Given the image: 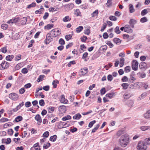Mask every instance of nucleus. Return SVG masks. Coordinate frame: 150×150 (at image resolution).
<instances>
[{
  "mask_svg": "<svg viewBox=\"0 0 150 150\" xmlns=\"http://www.w3.org/2000/svg\"><path fill=\"white\" fill-rule=\"evenodd\" d=\"M113 93H109L106 95V96L110 98H112L113 97Z\"/></svg>",
  "mask_w": 150,
  "mask_h": 150,
  "instance_id": "nucleus-50",
  "label": "nucleus"
},
{
  "mask_svg": "<svg viewBox=\"0 0 150 150\" xmlns=\"http://www.w3.org/2000/svg\"><path fill=\"white\" fill-rule=\"evenodd\" d=\"M75 15H76L77 16H81V13L80 12L79 10L78 9H77L74 11Z\"/></svg>",
  "mask_w": 150,
  "mask_h": 150,
  "instance_id": "nucleus-23",
  "label": "nucleus"
},
{
  "mask_svg": "<svg viewBox=\"0 0 150 150\" xmlns=\"http://www.w3.org/2000/svg\"><path fill=\"white\" fill-rule=\"evenodd\" d=\"M136 79L133 76H131L129 79V82L130 83H132L133 81L135 80Z\"/></svg>",
  "mask_w": 150,
  "mask_h": 150,
  "instance_id": "nucleus-49",
  "label": "nucleus"
},
{
  "mask_svg": "<svg viewBox=\"0 0 150 150\" xmlns=\"http://www.w3.org/2000/svg\"><path fill=\"white\" fill-rule=\"evenodd\" d=\"M123 96L125 99H128L131 96V95L130 94H125Z\"/></svg>",
  "mask_w": 150,
  "mask_h": 150,
  "instance_id": "nucleus-57",
  "label": "nucleus"
},
{
  "mask_svg": "<svg viewBox=\"0 0 150 150\" xmlns=\"http://www.w3.org/2000/svg\"><path fill=\"white\" fill-rule=\"evenodd\" d=\"M45 77V76L44 75H40L39 78L38 79L37 81L38 82L42 81L43 80V78Z\"/></svg>",
  "mask_w": 150,
  "mask_h": 150,
  "instance_id": "nucleus-38",
  "label": "nucleus"
},
{
  "mask_svg": "<svg viewBox=\"0 0 150 150\" xmlns=\"http://www.w3.org/2000/svg\"><path fill=\"white\" fill-rule=\"evenodd\" d=\"M128 81V79L126 76H124L122 79V81L123 82H127Z\"/></svg>",
  "mask_w": 150,
  "mask_h": 150,
  "instance_id": "nucleus-63",
  "label": "nucleus"
},
{
  "mask_svg": "<svg viewBox=\"0 0 150 150\" xmlns=\"http://www.w3.org/2000/svg\"><path fill=\"white\" fill-rule=\"evenodd\" d=\"M129 85L127 83H123L121 85L124 89H126L127 88Z\"/></svg>",
  "mask_w": 150,
  "mask_h": 150,
  "instance_id": "nucleus-44",
  "label": "nucleus"
},
{
  "mask_svg": "<svg viewBox=\"0 0 150 150\" xmlns=\"http://www.w3.org/2000/svg\"><path fill=\"white\" fill-rule=\"evenodd\" d=\"M83 29V27L82 26H80L76 28V31L77 33H79Z\"/></svg>",
  "mask_w": 150,
  "mask_h": 150,
  "instance_id": "nucleus-27",
  "label": "nucleus"
},
{
  "mask_svg": "<svg viewBox=\"0 0 150 150\" xmlns=\"http://www.w3.org/2000/svg\"><path fill=\"white\" fill-rule=\"evenodd\" d=\"M54 29H56L55 31L57 36H59L61 34V30L58 28H55Z\"/></svg>",
  "mask_w": 150,
  "mask_h": 150,
  "instance_id": "nucleus-32",
  "label": "nucleus"
},
{
  "mask_svg": "<svg viewBox=\"0 0 150 150\" xmlns=\"http://www.w3.org/2000/svg\"><path fill=\"white\" fill-rule=\"evenodd\" d=\"M23 119V117L21 116H17L13 122L14 121L16 122H18L22 120Z\"/></svg>",
  "mask_w": 150,
  "mask_h": 150,
  "instance_id": "nucleus-21",
  "label": "nucleus"
},
{
  "mask_svg": "<svg viewBox=\"0 0 150 150\" xmlns=\"http://www.w3.org/2000/svg\"><path fill=\"white\" fill-rule=\"evenodd\" d=\"M58 9V8H54V7H51L49 8V10L50 12H53L55 11H57Z\"/></svg>",
  "mask_w": 150,
  "mask_h": 150,
  "instance_id": "nucleus-36",
  "label": "nucleus"
},
{
  "mask_svg": "<svg viewBox=\"0 0 150 150\" xmlns=\"http://www.w3.org/2000/svg\"><path fill=\"white\" fill-rule=\"evenodd\" d=\"M2 142L5 143L6 144H9L11 142V139L10 138H8L7 139H3Z\"/></svg>",
  "mask_w": 150,
  "mask_h": 150,
  "instance_id": "nucleus-13",
  "label": "nucleus"
},
{
  "mask_svg": "<svg viewBox=\"0 0 150 150\" xmlns=\"http://www.w3.org/2000/svg\"><path fill=\"white\" fill-rule=\"evenodd\" d=\"M100 126V125L99 124L97 125L92 130V132H95L98 129Z\"/></svg>",
  "mask_w": 150,
  "mask_h": 150,
  "instance_id": "nucleus-48",
  "label": "nucleus"
},
{
  "mask_svg": "<svg viewBox=\"0 0 150 150\" xmlns=\"http://www.w3.org/2000/svg\"><path fill=\"white\" fill-rule=\"evenodd\" d=\"M71 20V18H69V16H66L63 19V21L64 22H67Z\"/></svg>",
  "mask_w": 150,
  "mask_h": 150,
  "instance_id": "nucleus-29",
  "label": "nucleus"
},
{
  "mask_svg": "<svg viewBox=\"0 0 150 150\" xmlns=\"http://www.w3.org/2000/svg\"><path fill=\"white\" fill-rule=\"evenodd\" d=\"M58 110L62 113H65L66 111V107L64 105L60 106L58 107Z\"/></svg>",
  "mask_w": 150,
  "mask_h": 150,
  "instance_id": "nucleus-9",
  "label": "nucleus"
},
{
  "mask_svg": "<svg viewBox=\"0 0 150 150\" xmlns=\"http://www.w3.org/2000/svg\"><path fill=\"white\" fill-rule=\"evenodd\" d=\"M144 143L148 145H150V138H146L144 140Z\"/></svg>",
  "mask_w": 150,
  "mask_h": 150,
  "instance_id": "nucleus-42",
  "label": "nucleus"
},
{
  "mask_svg": "<svg viewBox=\"0 0 150 150\" xmlns=\"http://www.w3.org/2000/svg\"><path fill=\"white\" fill-rule=\"evenodd\" d=\"M148 21V19L146 17H144L141 18L140 20V22L142 23H144L147 22Z\"/></svg>",
  "mask_w": 150,
  "mask_h": 150,
  "instance_id": "nucleus-37",
  "label": "nucleus"
},
{
  "mask_svg": "<svg viewBox=\"0 0 150 150\" xmlns=\"http://www.w3.org/2000/svg\"><path fill=\"white\" fill-rule=\"evenodd\" d=\"M109 19L111 21H116L117 20V18L114 16H110Z\"/></svg>",
  "mask_w": 150,
  "mask_h": 150,
  "instance_id": "nucleus-56",
  "label": "nucleus"
},
{
  "mask_svg": "<svg viewBox=\"0 0 150 150\" xmlns=\"http://www.w3.org/2000/svg\"><path fill=\"white\" fill-rule=\"evenodd\" d=\"M71 117L70 115H68L67 116L63 117L62 118V120L63 121H66L68 120L71 119Z\"/></svg>",
  "mask_w": 150,
  "mask_h": 150,
  "instance_id": "nucleus-33",
  "label": "nucleus"
},
{
  "mask_svg": "<svg viewBox=\"0 0 150 150\" xmlns=\"http://www.w3.org/2000/svg\"><path fill=\"white\" fill-rule=\"evenodd\" d=\"M74 5L72 3L69 4L65 5V7H68L69 9H72L74 7Z\"/></svg>",
  "mask_w": 150,
  "mask_h": 150,
  "instance_id": "nucleus-31",
  "label": "nucleus"
},
{
  "mask_svg": "<svg viewBox=\"0 0 150 150\" xmlns=\"http://www.w3.org/2000/svg\"><path fill=\"white\" fill-rule=\"evenodd\" d=\"M146 144L142 142H139L137 146V149L139 150H146L147 149Z\"/></svg>",
  "mask_w": 150,
  "mask_h": 150,
  "instance_id": "nucleus-2",
  "label": "nucleus"
},
{
  "mask_svg": "<svg viewBox=\"0 0 150 150\" xmlns=\"http://www.w3.org/2000/svg\"><path fill=\"white\" fill-rule=\"evenodd\" d=\"M96 121L95 120H94L91 122L89 123L88 127L90 128L93 125L96 123Z\"/></svg>",
  "mask_w": 150,
  "mask_h": 150,
  "instance_id": "nucleus-47",
  "label": "nucleus"
},
{
  "mask_svg": "<svg viewBox=\"0 0 150 150\" xmlns=\"http://www.w3.org/2000/svg\"><path fill=\"white\" fill-rule=\"evenodd\" d=\"M88 72V69L87 67H84L82 68L80 70V72L81 74H79L80 76H84L86 74H87Z\"/></svg>",
  "mask_w": 150,
  "mask_h": 150,
  "instance_id": "nucleus-6",
  "label": "nucleus"
},
{
  "mask_svg": "<svg viewBox=\"0 0 150 150\" xmlns=\"http://www.w3.org/2000/svg\"><path fill=\"white\" fill-rule=\"evenodd\" d=\"M57 136L56 135L51 136L50 139V141L52 142L55 141L57 139Z\"/></svg>",
  "mask_w": 150,
  "mask_h": 150,
  "instance_id": "nucleus-25",
  "label": "nucleus"
},
{
  "mask_svg": "<svg viewBox=\"0 0 150 150\" xmlns=\"http://www.w3.org/2000/svg\"><path fill=\"white\" fill-rule=\"evenodd\" d=\"M136 22L133 19H131L129 21V24L132 28L134 27V25L136 23Z\"/></svg>",
  "mask_w": 150,
  "mask_h": 150,
  "instance_id": "nucleus-24",
  "label": "nucleus"
},
{
  "mask_svg": "<svg viewBox=\"0 0 150 150\" xmlns=\"http://www.w3.org/2000/svg\"><path fill=\"white\" fill-rule=\"evenodd\" d=\"M53 37L50 34L48 33L46 35V38L45 41V43L46 44H49L50 42L53 40Z\"/></svg>",
  "mask_w": 150,
  "mask_h": 150,
  "instance_id": "nucleus-4",
  "label": "nucleus"
},
{
  "mask_svg": "<svg viewBox=\"0 0 150 150\" xmlns=\"http://www.w3.org/2000/svg\"><path fill=\"white\" fill-rule=\"evenodd\" d=\"M148 13V11L147 9H144L143 10L141 13V14L142 16H144L146 14Z\"/></svg>",
  "mask_w": 150,
  "mask_h": 150,
  "instance_id": "nucleus-43",
  "label": "nucleus"
},
{
  "mask_svg": "<svg viewBox=\"0 0 150 150\" xmlns=\"http://www.w3.org/2000/svg\"><path fill=\"white\" fill-rule=\"evenodd\" d=\"M124 31L128 33H132L133 32V30L130 28L127 29L126 28H125Z\"/></svg>",
  "mask_w": 150,
  "mask_h": 150,
  "instance_id": "nucleus-35",
  "label": "nucleus"
},
{
  "mask_svg": "<svg viewBox=\"0 0 150 150\" xmlns=\"http://www.w3.org/2000/svg\"><path fill=\"white\" fill-rule=\"evenodd\" d=\"M8 120V119L6 118L3 117L1 118L0 120V122H7Z\"/></svg>",
  "mask_w": 150,
  "mask_h": 150,
  "instance_id": "nucleus-58",
  "label": "nucleus"
},
{
  "mask_svg": "<svg viewBox=\"0 0 150 150\" xmlns=\"http://www.w3.org/2000/svg\"><path fill=\"white\" fill-rule=\"evenodd\" d=\"M60 101L61 103L64 104H67L68 102V100L65 98L64 96V95H62Z\"/></svg>",
  "mask_w": 150,
  "mask_h": 150,
  "instance_id": "nucleus-10",
  "label": "nucleus"
},
{
  "mask_svg": "<svg viewBox=\"0 0 150 150\" xmlns=\"http://www.w3.org/2000/svg\"><path fill=\"white\" fill-rule=\"evenodd\" d=\"M56 30L54 28L48 33L53 38L56 37L57 36L55 31Z\"/></svg>",
  "mask_w": 150,
  "mask_h": 150,
  "instance_id": "nucleus-11",
  "label": "nucleus"
},
{
  "mask_svg": "<svg viewBox=\"0 0 150 150\" xmlns=\"http://www.w3.org/2000/svg\"><path fill=\"white\" fill-rule=\"evenodd\" d=\"M81 40L83 42H85L86 40L87 39V38L86 36H83V37H81Z\"/></svg>",
  "mask_w": 150,
  "mask_h": 150,
  "instance_id": "nucleus-52",
  "label": "nucleus"
},
{
  "mask_svg": "<svg viewBox=\"0 0 150 150\" xmlns=\"http://www.w3.org/2000/svg\"><path fill=\"white\" fill-rule=\"evenodd\" d=\"M112 0H108L107 3L106 4L107 7H109L111 6Z\"/></svg>",
  "mask_w": 150,
  "mask_h": 150,
  "instance_id": "nucleus-51",
  "label": "nucleus"
},
{
  "mask_svg": "<svg viewBox=\"0 0 150 150\" xmlns=\"http://www.w3.org/2000/svg\"><path fill=\"white\" fill-rule=\"evenodd\" d=\"M129 11L130 13H132L135 11V10L134 9L133 6L132 4H130L129 5Z\"/></svg>",
  "mask_w": 150,
  "mask_h": 150,
  "instance_id": "nucleus-19",
  "label": "nucleus"
},
{
  "mask_svg": "<svg viewBox=\"0 0 150 150\" xmlns=\"http://www.w3.org/2000/svg\"><path fill=\"white\" fill-rule=\"evenodd\" d=\"M139 67L140 69H142L144 68H146V64L145 62H142L140 64Z\"/></svg>",
  "mask_w": 150,
  "mask_h": 150,
  "instance_id": "nucleus-14",
  "label": "nucleus"
},
{
  "mask_svg": "<svg viewBox=\"0 0 150 150\" xmlns=\"http://www.w3.org/2000/svg\"><path fill=\"white\" fill-rule=\"evenodd\" d=\"M54 110V108L53 107H48V112L52 113Z\"/></svg>",
  "mask_w": 150,
  "mask_h": 150,
  "instance_id": "nucleus-39",
  "label": "nucleus"
},
{
  "mask_svg": "<svg viewBox=\"0 0 150 150\" xmlns=\"http://www.w3.org/2000/svg\"><path fill=\"white\" fill-rule=\"evenodd\" d=\"M138 75H139V77L142 78H144L146 76V74L144 73H138Z\"/></svg>",
  "mask_w": 150,
  "mask_h": 150,
  "instance_id": "nucleus-53",
  "label": "nucleus"
},
{
  "mask_svg": "<svg viewBox=\"0 0 150 150\" xmlns=\"http://www.w3.org/2000/svg\"><path fill=\"white\" fill-rule=\"evenodd\" d=\"M113 41L116 44H120L121 42V40H120L119 38H114L113 40Z\"/></svg>",
  "mask_w": 150,
  "mask_h": 150,
  "instance_id": "nucleus-17",
  "label": "nucleus"
},
{
  "mask_svg": "<svg viewBox=\"0 0 150 150\" xmlns=\"http://www.w3.org/2000/svg\"><path fill=\"white\" fill-rule=\"evenodd\" d=\"M9 65L10 63L4 61L0 64V69L3 70L7 69L8 68Z\"/></svg>",
  "mask_w": 150,
  "mask_h": 150,
  "instance_id": "nucleus-3",
  "label": "nucleus"
},
{
  "mask_svg": "<svg viewBox=\"0 0 150 150\" xmlns=\"http://www.w3.org/2000/svg\"><path fill=\"white\" fill-rule=\"evenodd\" d=\"M14 56L13 55H9L7 56L6 58V60L9 61H11L14 58Z\"/></svg>",
  "mask_w": 150,
  "mask_h": 150,
  "instance_id": "nucleus-20",
  "label": "nucleus"
},
{
  "mask_svg": "<svg viewBox=\"0 0 150 150\" xmlns=\"http://www.w3.org/2000/svg\"><path fill=\"white\" fill-rule=\"evenodd\" d=\"M140 129L142 131H145L148 129H150V126H142L141 127Z\"/></svg>",
  "mask_w": 150,
  "mask_h": 150,
  "instance_id": "nucleus-28",
  "label": "nucleus"
},
{
  "mask_svg": "<svg viewBox=\"0 0 150 150\" xmlns=\"http://www.w3.org/2000/svg\"><path fill=\"white\" fill-rule=\"evenodd\" d=\"M35 119L38 122L37 124L38 125H40L42 122V120L41 117L39 114L37 115L35 117Z\"/></svg>",
  "mask_w": 150,
  "mask_h": 150,
  "instance_id": "nucleus-8",
  "label": "nucleus"
},
{
  "mask_svg": "<svg viewBox=\"0 0 150 150\" xmlns=\"http://www.w3.org/2000/svg\"><path fill=\"white\" fill-rule=\"evenodd\" d=\"M144 116L145 118L148 119L150 118V115L146 112L144 114Z\"/></svg>",
  "mask_w": 150,
  "mask_h": 150,
  "instance_id": "nucleus-64",
  "label": "nucleus"
},
{
  "mask_svg": "<svg viewBox=\"0 0 150 150\" xmlns=\"http://www.w3.org/2000/svg\"><path fill=\"white\" fill-rule=\"evenodd\" d=\"M147 95V93L144 92L139 96L138 98V100H141L142 99L144 98Z\"/></svg>",
  "mask_w": 150,
  "mask_h": 150,
  "instance_id": "nucleus-12",
  "label": "nucleus"
},
{
  "mask_svg": "<svg viewBox=\"0 0 150 150\" xmlns=\"http://www.w3.org/2000/svg\"><path fill=\"white\" fill-rule=\"evenodd\" d=\"M36 4L35 2H33L30 4L28 5L27 8H30L31 7H34L35 6Z\"/></svg>",
  "mask_w": 150,
  "mask_h": 150,
  "instance_id": "nucleus-45",
  "label": "nucleus"
},
{
  "mask_svg": "<svg viewBox=\"0 0 150 150\" xmlns=\"http://www.w3.org/2000/svg\"><path fill=\"white\" fill-rule=\"evenodd\" d=\"M54 25L53 24H48L46 26H45V29L46 28L49 30L53 27Z\"/></svg>",
  "mask_w": 150,
  "mask_h": 150,
  "instance_id": "nucleus-40",
  "label": "nucleus"
},
{
  "mask_svg": "<svg viewBox=\"0 0 150 150\" xmlns=\"http://www.w3.org/2000/svg\"><path fill=\"white\" fill-rule=\"evenodd\" d=\"M21 55L20 54H18L15 57V61H18L21 59Z\"/></svg>",
  "mask_w": 150,
  "mask_h": 150,
  "instance_id": "nucleus-55",
  "label": "nucleus"
},
{
  "mask_svg": "<svg viewBox=\"0 0 150 150\" xmlns=\"http://www.w3.org/2000/svg\"><path fill=\"white\" fill-rule=\"evenodd\" d=\"M134 103V101L132 100H129L127 101V105L128 107H132L133 106Z\"/></svg>",
  "mask_w": 150,
  "mask_h": 150,
  "instance_id": "nucleus-16",
  "label": "nucleus"
},
{
  "mask_svg": "<svg viewBox=\"0 0 150 150\" xmlns=\"http://www.w3.org/2000/svg\"><path fill=\"white\" fill-rule=\"evenodd\" d=\"M8 28V25L6 24H3L1 25V28L4 30H6Z\"/></svg>",
  "mask_w": 150,
  "mask_h": 150,
  "instance_id": "nucleus-54",
  "label": "nucleus"
},
{
  "mask_svg": "<svg viewBox=\"0 0 150 150\" xmlns=\"http://www.w3.org/2000/svg\"><path fill=\"white\" fill-rule=\"evenodd\" d=\"M120 67H122L124 64L125 59L124 58H121L120 59Z\"/></svg>",
  "mask_w": 150,
  "mask_h": 150,
  "instance_id": "nucleus-22",
  "label": "nucleus"
},
{
  "mask_svg": "<svg viewBox=\"0 0 150 150\" xmlns=\"http://www.w3.org/2000/svg\"><path fill=\"white\" fill-rule=\"evenodd\" d=\"M72 37V35L70 34L67 35H66L65 36L66 40L67 41H68L69 40L71 39Z\"/></svg>",
  "mask_w": 150,
  "mask_h": 150,
  "instance_id": "nucleus-46",
  "label": "nucleus"
},
{
  "mask_svg": "<svg viewBox=\"0 0 150 150\" xmlns=\"http://www.w3.org/2000/svg\"><path fill=\"white\" fill-rule=\"evenodd\" d=\"M115 32L117 34H119L121 32L119 29V28L118 26H116L114 29Z\"/></svg>",
  "mask_w": 150,
  "mask_h": 150,
  "instance_id": "nucleus-41",
  "label": "nucleus"
},
{
  "mask_svg": "<svg viewBox=\"0 0 150 150\" xmlns=\"http://www.w3.org/2000/svg\"><path fill=\"white\" fill-rule=\"evenodd\" d=\"M132 68L133 70L136 71L138 69V63L136 60H133L132 63Z\"/></svg>",
  "mask_w": 150,
  "mask_h": 150,
  "instance_id": "nucleus-7",
  "label": "nucleus"
},
{
  "mask_svg": "<svg viewBox=\"0 0 150 150\" xmlns=\"http://www.w3.org/2000/svg\"><path fill=\"white\" fill-rule=\"evenodd\" d=\"M59 44L62 45H64L65 43L64 40L62 38H60L59 40Z\"/></svg>",
  "mask_w": 150,
  "mask_h": 150,
  "instance_id": "nucleus-62",
  "label": "nucleus"
},
{
  "mask_svg": "<svg viewBox=\"0 0 150 150\" xmlns=\"http://www.w3.org/2000/svg\"><path fill=\"white\" fill-rule=\"evenodd\" d=\"M9 97L11 99L15 101L17 100L18 98V95L15 93H10L9 95Z\"/></svg>",
  "mask_w": 150,
  "mask_h": 150,
  "instance_id": "nucleus-5",
  "label": "nucleus"
},
{
  "mask_svg": "<svg viewBox=\"0 0 150 150\" xmlns=\"http://www.w3.org/2000/svg\"><path fill=\"white\" fill-rule=\"evenodd\" d=\"M129 137L127 134L123 135L119 139L120 144L122 147L126 146L129 143Z\"/></svg>",
  "mask_w": 150,
  "mask_h": 150,
  "instance_id": "nucleus-1",
  "label": "nucleus"
},
{
  "mask_svg": "<svg viewBox=\"0 0 150 150\" xmlns=\"http://www.w3.org/2000/svg\"><path fill=\"white\" fill-rule=\"evenodd\" d=\"M81 117V114L79 113H78L74 115L73 117V119H78L79 120L80 119Z\"/></svg>",
  "mask_w": 150,
  "mask_h": 150,
  "instance_id": "nucleus-18",
  "label": "nucleus"
},
{
  "mask_svg": "<svg viewBox=\"0 0 150 150\" xmlns=\"http://www.w3.org/2000/svg\"><path fill=\"white\" fill-rule=\"evenodd\" d=\"M39 104L41 106H44L45 104L44 100L43 99L40 100L39 102Z\"/></svg>",
  "mask_w": 150,
  "mask_h": 150,
  "instance_id": "nucleus-61",
  "label": "nucleus"
},
{
  "mask_svg": "<svg viewBox=\"0 0 150 150\" xmlns=\"http://www.w3.org/2000/svg\"><path fill=\"white\" fill-rule=\"evenodd\" d=\"M33 147L36 150H40V146L39 145V143H37L35 144H34L33 145Z\"/></svg>",
  "mask_w": 150,
  "mask_h": 150,
  "instance_id": "nucleus-34",
  "label": "nucleus"
},
{
  "mask_svg": "<svg viewBox=\"0 0 150 150\" xmlns=\"http://www.w3.org/2000/svg\"><path fill=\"white\" fill-rule=\"evenodd\" d=\"M44 10V8L42 7V6L39 9L36 11L35 13L36 14L39 13L40 14H42L43 12V10Z\"/></svg>",
  "mask_w": 150,
  "mask_h": 150,
  "instance_id": "nucleus-15",
  "label": "nucleus"
},
{
  "mask_svg": "<svg viewBox=\"0 0 150 150\" xmlns=\"http://www.w3.org/2000/svg\"><path fill=\"white\" fill-rule=\"evenodd\" d=\"M100 93L103 95L105 93H106V90L105 88H103L100 90Z\"/></svg>",
  "mask_w": 150,
  "mask_h": 150,
  "instance_id": "nucleus-59",
  "label": "nucleus"
},
{
  "mask_svg": "<svg viewBox=\"0 0 150 150\" xmlns=\"http://www.w3.org/2000/svg\"><path fill=\"white\" fill-rule=\"evenodd\" d=\"M124 133V131L122 129H121L120 130L118 131L116 135L118 137H119L122 134Z\"/></svg>",
  "mask_w": 150,
  "mask_h": 150,
  "instance_id": "nucleus-30",
  "label": "nucleus"
},
{
  "mask_svg": "<svg viewBox=\"0 0 150 150\" xmlns=\"http://www.w3.org/2000/svg\"><path fill=\"white\" fill-rule=\"evenodd\" d=\"M98 10H96L94 11L91 14L92 17H94L98 15Z\"/></svg>",
  "mask_w": 150,
  "mask_h": 150,
  "instance_id": "nucleus-26",
  "label": "nucleus"
},
{
  "mask_svg": "<svg viewBox=\"0 0 150 150\" xmlns=\"http://www.w3.org/2000/svg\"><path fill=\"white\" fill-rule=\"evenodd\" d=\"M51 145L50 143H47L46 144H44L43 146V148L45 149H47Z\"/></svg>",
  "mask_w": 150,
  "mask_h": 150,
  "instance_id": "nucleus-60",
  "label": "nucleus"
}]
</instances>
